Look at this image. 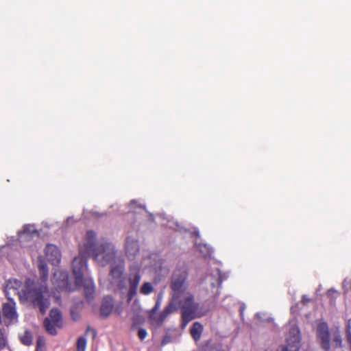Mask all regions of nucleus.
<instances>
[{
	"mask_svg": "<svg viewBox=\"0 0 351 351\" xmlns=\"http://www.w3.org/2000/svg\"><path fill=\"white\" fill-rule=\"evenodd\" d=\"M38 268L40 282H35L31 279H27L25 282V288L23 289L21 281L11 278L5 280L3 291L8 300H14L13 296L18 295L22 302L29 300L34 306L39 308L41 314L44 315L50 304L46 286L49 270L46 263L41 257L38 260Z\"/></svg>",
	"mask_w": 351,
	"mask_h": 351,
	"instance_id": "obj_1",
	"label": "nucleus"
},
{
	"mask_svg": "<svg viewBox=\"0 0 351 351\" xmlns=\"http://www.w3.org/2000/svg\"><path fill=\"white\" fill-rule=\"evenodd\" d=\"M84 251L90 256L99 265L105 267L123 258L119 253L115 245L106 238L97 239L96 233L88 230L84 237V241L80 245V252Z\"/></svg>",
	"mask_w": 351,
	"mask_h": 351,
	"instance_id": "obj_2",
	"label": "nucleus"
},
{
	"mask_svg": "<svg viewBox=\"0 0 351 351\" xmlns=\"http://www.w3.org/2000/svg\"><path fill=\"white\" fill-rule=\"evenodd\" d=\"M125 260H117V262L110 265L107 287L114 291L127 293V301L130 302L136 295L138 287L141 281L138 271H130L128 279L124 276Z\"/></svg>",
	"mask_w": 351,
	"mask_h": 351,
	"instance_id": "obj_3",
	"label": "nucleus"
},
{
	"mask_svg": "<svg viewBox=\"0 0 351 351\" xmlns=\"http://www.w3.org/2000/svg\"><path fill=\"white\" fill-rule=\"evenodd\" d=\"M178 304L181 308L182 327L195 318H199L208 312V308L195 302L192 293L186 292L179 298Z\"/></svg>",
	"mask_w": 351,
	"mask_h": 351,
	"instance_id": "obj_4",
	"label": "nucleus"
},
{
	"mask_svg": "<svg viewBox=\"0 0 351 351\" xmlns=\"http://www.w3.org/2000/svg\"><path fill=\"white\" fill-rule=\"evenodd\" d=\"M317 339L321 347L326 351L341 349L342 339L339 328L329 330L328 324L318 321L315 326Z\"/></svg>",
	"mask_w": 351,
	"mask_h": 351,
	"instance_id": "obj_5",
	"label": "nucleus"
},
{
	"mask_svg": "<svg viewBox=\"0 0 351 351\" xmlns=\"http://www.w3.org/2000/svg\"><path fill=\"white\" fill-rule=\"evenodd\" d=\"M188 274L184 267L176 268L171 276L170 287L173 291L175 299H179L182 295L186 293L188 289Z\"/></svg>",
	"mask_w": 351,
	"mask_h": 351,
	"instance_id": "obj_6",
	"label": "nucleus"
},
{
	"mask_svg": "<svg viewBox=\"0 0 351 351\" xmlns=\"http://www.w3.org/2000/svg\"><path fill=\"white\" fill-rule=\"evenodd\" d=\"M287 328V346L282 347L279 351H298L300 347L301 337L297 322L295 319L291 320Z\"/></svg>",
	"mask_w": 351,
	"mask_h": 351,
	"instance_id": "obj_7",
	"label": "nucleus"
},
{
	"mask_svg": "<svg viewBox=\"0 0 351 351\" xmlns=\"http://www.w3.org/2000/svg\"><path fill=\"white\" fill-rule=\"evenodd\" d=\"M221 282L220 271L218 269H215L206 274L201 282V285L208 293L217 295L219 294L218 287L221 285Z\"/></svg>",
	"mask_w": 351,
	"mask_h": 351,
	"instance_id": "obj_8",
	"label": "nucleus"
},
{
	"mask_svg": "<svg viewBox=\"0 0 351 351\" xmlns=\"http://www.w3.org/2000/svg\"><path fill=\"white\" fill-rule=\"evenodd\" d=\"M86 254L84 251H80V255L75 257L72 262L73 274L75 278L76 285L83 282V278L88 270L86 258L82 255Z\"/></svg>",
	"mask_w": 351,
	"mask_h": 351,
	"instance_id": "obj_9",
	"label": "nucleus"
},
{
	"mask_svg": "<svg viewBox=\"0 0 351 351\" xmlns=\"http://www.w3.org/2000/svg\"><path fill=\"white\" fill-rule=\"evenodd\" d=\"M141 266L143 269H149L150 271L160 275L162 271V260L157 254H147L143 258Z\"/></svg>",
	"mask_w": 351,
	"mask_h": 351,
	"instance_id": "obj_10",
	"label": "nucleus"
},
{
	"mask_svg": "<svg viewBox=\"0 0 351 351\" xmlns=\"http://www.w3.org/2000/svg\"><path fill=\"white\" fill-rule=\"evenodd\" d=\"M62 324V316L60 311L53 308L51 310L49 313V317H46L44 319L43 325L45 330L50 335L56 334V327L60 328Z\"/></svg>",
	"mask_w": 351,
	"mask_h": 351,
	"instance_id": "obj_11",
	"label": "nucleus"
},
{
	"mask_svg": "<svg viewBox=\"0 0 351 351\" xmlns=\"http://www.w3.org/2000/svg\"><path fill=\"white\" fill-rule=\"evenodd\" d=\"M125 253L129 260H135L139 253V244L136 235H128L124 245Z\"/></svg>",
	"mask_w": 351,
	"mask_h": 351,
	"instance_id": "obj_12",
	"label": "nucleus"
},
{
	"mask_svg": "<svg viewBox=\"0 0 351 351\" xmlns=\"http://www.w3.org/2000/svg\"><path fill=\"white\" fill-rule=\"evenodd\" d=\"M68 273L63 270H56L53 273L52 283L58 291L70 290L68 282Z\"/></svg>",
	"mask_w": 351,
	"mask_h": 351,
	"instance_id": "obj_13",
	"label": "nucleus"
},
{
	"mask_svg": "<svg viewBox=\"0 0 351 351\" xmlns=\"http://www.w3.org/2000/svg\"><path fill=\"white\" fill-rule=\"evenodd\" d=\"M3 314L8 321V324H14L18 320V315L16 311L14 300H8V302L3 305Z\"/></svg>",
	"mask_w": 351,
	"mask_h": 351,
	"instance_id": "obj_14",
	"label": "nucleus"
},
{
	"mask_svg": "<svg viewBox=\"0 0 351 351\" xmlns=\"http://www.w3.org/2000/svg\"><path fill=\"white\" fill-rule=\"evenodd\" d=\"M38 233L34 225L27 224L23 226L22 230L18 232L19 240L23 243L29 241L31 238L38 236Z\"/></svg>",
	"mask_w": 351,
	"mask_h": 351,
	"instance_id": "obj_15",
	"label": "nucleus"
},
{
	"mask_svg": "<svg viewBox=\"0 0 351 351\" xmlns=\"http://www.w3.org/2000/svg\"><path fill=\"white\" fill-rule=\"evenodd\" d=\"M45 252L48 261L52 265H57L60 262L61 254L55 245L48 244L45 249Z\"/></svg>",
	"mask_w": 351,
	"mask_h": 351,
	"instance_id": "obj_16",
	"label": "nucleus"
},
{
	"mask_svg": "<svg viewBox=\"0 0 351 351\" xmlns=\"http://www.w3.org/2000/svg\"><path fill=\"white\" fill-rule=\"evenodd\" d=\"M170 315L168 310L164 308L158 315L156 313H149V318L152 324L160 326L165 320Z\"/></svg>",
	"mask_w": 351,
	"mask_h": 351,
	"instance_id": "obj_17",
	"label": "nucleus"
},
{
	"mask_svg": "<svg viewBox=\"0 0 351 351\" xmlns=\"http://www.w3.org/2000/svg\"><path fill=\"white\" fill-rule=\"evenodd\" d=\"M114 306L113 299L110 296H106L104 298L100 308V313L103 317H108L112 312Z\"/></svg>",
	"mask_w": 351,
	"mask_h": 351,
	"instance_id": "obj_18",
	"label": "nucleus"
},
{
	"mask_svg": "<svg viewBox=\"0 0 351 351\" xmlns=\"http://www.w3.org/2000/svg\"><path fill=\"white\" fill-rule=\"evenodd\" d=\"M77 286H84V293L86 298L90 300L93 298V295L95 291V284L91 278H83V282L82 284L77 285Z\"/></svg>",
	"mask_w": 351,
	"mask_h": 351,
	"instance_id": "obj_19",
	"label": "nucleus"
},
{
	"mask_svg": "<svg viewBox=\"0 0 351 351\" xmlns=\"http://www.w3.org/2000/svg\"><path fill=\"white\" fill-rule=\"evenodd\" d=\"M203 331V326L198 322L193 323L191 328V335L195 341H198Z\"/></svg>",
	"mask_w": 351,
	"mask_h": 351,
	"instance_id": "obj_20",
	"label": "nucleus"
},
{
	"mask_svg": "<svg viewBox=\"0 0 351 351\" xmlns=\"http://www.w3.org/2000/svg\"><path fill=\"white\" fill-rule=\"evenodd\" d=\"M195 245H197V250L200 252V254H202V256L206 257V256H210L213 253V249L208 246L207 244H197L195 243Z\"/></svg>",
	"mask_w": 351,
	"mask_h": 351,
	"instance_id": "obj_21",
	"label": "nucleus"
},
{
	"mask_svg": "<svg viewBox=\"0 0 351 351\" xmlns=\"http://www.w3.org/2000/svg\"><path fill=\"white\" fill-rule=\"evenodd\" d=\"M153 291L154 287L149 282H144L140 288V293L144 295L150 294Z\"/></svg>",
	"mask_w": 351,
	"mask_h": 351,
	"instance_id": "obj_22",
	"label": "nucleus"
},
{
	"mask_svg": "<svg viewBox=\"0 0 351 351\" xmlns=\"http://www.w3.org/2000/svg\"><path fill=\"white\" fill-rule=\"evenodd\" d=\"M179 299H175L174 295H172V298L169 304L165 306V309L168 310L169 314H172L177 311L178 307L176 303L178 302Z\"/></svg>",
	"mask_w": 351,
	"mask_h": 351,
	"instance_id": "obj_23",
	"label": "nucleus"
},
{
	"mask_svg": "<svg viewBox=\"0 0 351 351\" xmlns=\"http://www.w3.org/2000/svg\"><path fill=\"white\" fill-rule=\"evenodd\" d=\"M86 339L85 337H80L76 343V349L77 351H85L86 348Z\"/></svg>",
	"mask_w": 351,
	"mask_h": 351,
	"instance_id": "obj_24",
	"label": "nucleus"
},
{
	"mask_svg": "<svg viewBox=\"0 0 351 351\" xmlns=\"http://www.w3.org/2000/svg\"><path fill=\"white\" fill-rule=\"evenodd\" d=\"M210 351H230V348L228 345L217 343L210 346Z\"/></svg>",
	"mask_w": 351,
	"mask_h": 351,
	"instance_id": "obj_25",
	"label": "nucleus"
},
{
	"mask_svg": "<svg viewBox=\"0 0 351 351\" xmlns=\"http://www.w3.org/2000/svg\"><path fill=\"white\" fill-rule=\"evenodd\" d=\"M21 341L26 346H29L32 342V336L30 332L25 331L23 335L20 336Z\"/></svg>",
	"mask_w": 351,
	"mask_h": 351,
	"instance_id": "obj_26",
	"label": "nucleus"
},
{
	"mask_svg": "<svg viewBox=\"0 0 351 351\" xmlns=\"http://www.w3.org/2000/svg\"><path fill=\"white\" fill-rule=\"evenodd\" d=\"M163 298V293L162 292L159 293L157 295L156 304L151 309L149 313H157L158 310L160 308L162 301Z\"/></svg>",
	"mask_w": 351,
	"mask_h": 351,
	"instance_id": "obj_27",
	"label": "nucleus"
},
{
	"mask_svg": "<svg viewBox=\"0 0 351 351\" xmlns=\"http://www.w3.org/2000/svg\"><path fill=\"white\" fill-rule=\"evenodd\" d=\"M129 213L130 212H132V213H137V210L138 209H143L145 210V207H142L141 205H138L136 202L133 200V201H131L130 204H129Z\"/></svg>",
	"mask_w": 351,
	"mask_h": 351,
	"instance_id": "obj_28",
	"label": "nucleus"
},
{
	"mask_svg": "<svg viewBox=\"0 0 351 351\" xmlns=\"http://www.w3.org/2000/svg\"><path fill=\"white\" fill-rule=\"evenodd\" d=\"M45 342L43 337H38L36 341V351H45Z\"/></svg>",
	"mask_w": 351,
	"mask_h": 351,
	"instance_id": "obj_29",
	"label": "nucleus"
},
{
	"mask_svg": "<svg viewBox=\"0 0 351 351\" xmlns=\"http://www.w3.org/2000/svg\"><path fill=\"white\" fill-rule=\"evenodd\" d=\"M346 335L348 341L351 344V318L348 319L346 325Z\"/></svg>",
	"mask_w": 351,
	"mask_h": 351,
	"instance_id": "obj_30",
	"label": "nucleus"
},
{
	"mask_svg": "<svg viewBox=\"0 0 351 351\" xmlns=\"http://www.w3.org/2000/svg\"><path fill=\"white\" fill-rule=\"evenodd\" d=\"M138 336L141 340H143L147 337V331L144 328H139Z\"/></svg>",
	"mask_w": 351,
	"mask_h": 351,
	"instance_id": "obj_31",
	"label": "nucleus"
},
{
	"mask_svg": "<svg viewBox=\"0 0 351 351\" xmlns=\"http://www.w3.org/2000/svg\"><path fill=\"white\" fill-rule=\"evenodd\" d=\"M167 226H169L171 228H176V230L179 231H182V228L180 226V225L177 222H173L171 224H166Z\"/></svg>",
	"mask_w": 351,
	"mask_h": 351,
	"instance_id": "obj_32",
	"label": "nucleus"
},
{
	"mask_svg": "<svg viewBox=\"0 0 351 351\" xmlns=\"http://www.w3.org/2000/svg\"><path fill=\"white\" fill-rule=\"evenodd\" d=\"M349 284H351V280L345 279L343 282V287L346 291H348L349 289H351V285H349Z\"/></svg>",
	"mask_w": 351,
	"mask_h": 351,
	"instance_id": "obj_33",
	"label": "nucleus"
},
{
	"mask_svg": "<svg viewBox=\"0 0 351 351\" xmlns=\"http://www.w3.org/2000/svg\"><path fill=\"white\" fill-rule=\"evenodd\" d=\"M169 342H170V337H169V336H168V335H166V336L163 338V339H162V346H165V345L167 344V343H169Z\"/></svg>",
	"mask_w": 351,
	"mask_h": 351,
	"instance_id": "obj_34",
	"label": "nucleus"
},
{
	"mask_svg": "<svg viewBox=\"0 0 351 351\" xmlns=\"http://www.w3.org/2000/svg\"><path fill=\"white\" fill-rule=\"evenodd\" d=\"M310 301V298L306 295H304L302 298V302L303 303V304H306L307 302H308Z\"/></svg>",
	"mask_w": 351,
	"mask_h": 351,
	"instance_id": "obj_35",
	"label": "nucleus"
},
{
	"mask_svg": "<svg viewBox=\"0 0 351 351\" xmlns=\"http://www.w3.org/2000/svg\"><path fill=\"white\" fill-rule=\"evenodd\" d=\"M74 221L73 220V217H69L67 219H66V223H73Z\"/></svg>",
	"mask_w": 351,
	"mask_h": 351,
	"instance_id": "obj_36",
	"label": "nucleus"
},
{
	"mask_svg": "<svg viewBox=\"0 0 351 351\" xmlns=\"http://www.w3.org/2000/svg\"><path fill=\"white\" fill-rule=\"evenodd\" d=\"M328 295H331L332 293L337 294V292L335 290L330 289V290H328Z\"/></svg>",
	"mask_w": 351,
	"mask_h": 351,
	"instance_id": "obj_37",
	"label": "nucleus"
},
{
	"mask_svg": "<svg viewBox=\"0 0 351 351\" xmlns=\"http://www.w3.org/2000/svg\"><path fill=\"white\" fill-rule=\"evenodd\" d=\"M243 310H244V308L241 309V316H243Z\"/></svg>",
	"mask_w": 351,
	"mask_h": 351,
	"instance_id": "obj_38",
	"label": "nucleus"
},
{
	"mask_svg": "<svg viewBox=\"0 0 351 351\" xmlns=\"http://www.w3.org/2000/svg\"><path fill=\"white\" fill-rule=\"evenodd\" d=\"M149 217L151 220H153V215L152 214H149Z\"/></svg>",
	"mask_w": 351,
	"mask_h": 351,
	"instance_id": "obj_39",
	"label": "nucleus"
},
{
	"mask_svg": "<svg viewBox=\"0 0 351 351\" xmlns=\"http://www.w3.org/2000/svg\"><path fill=\"white\" fill-rule=\"evenodd\" d=\"M256 317H259V313H256Z\"/></svg>",
	"mask_w": 351,
	"mask_h": 351,
	"instance_id": "obj_40",
	"label": "nucleus"
}]
</instances>
